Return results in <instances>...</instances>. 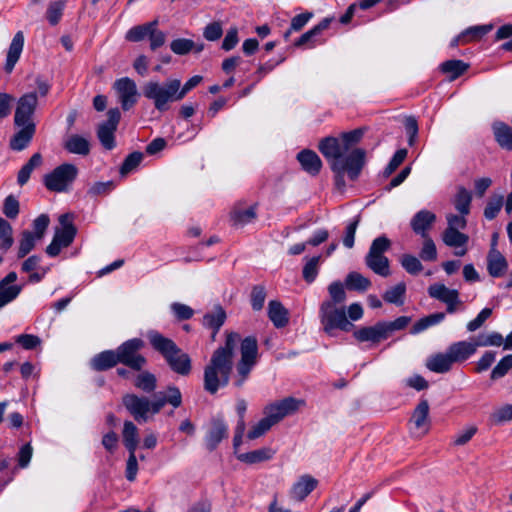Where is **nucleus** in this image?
Returning a JSON list of instances; mask_svg holds the SVG:
<instances>
[{"instance_id": "f257e3e1", "label": "nucleus", "mask_w": 512, "mask_h": 512, "mask_svg": "<svg viewBox=\"0 0 512 512\" xmlns=\"http://www.w3.org/2000/svg\"><path fill=\"white\" fill-rule=\"evenodd\" d=\"M239 342L241 358L236 365L235 385L241 387L256 366L259 357L257 339L254 336H247L241 340L238 333H227L224 345L213 352L209 363L204 368L203 386L208 393L215 394L220 388L228 385L233 368L234 351Z\"/></svg>"}, {"instance_id": "f03ea898", "label": "nucleus", "mask_w": 512, "mask_h": 512, "mask_svg": "<svg viewBox=\"0 0 512 512\" xmlns=\"http://www.w3.org/2000/svg\"><path fill=\"white\" fill-rule=\"evenodd\" d=\"M363 137L362 129L342 133L339 138L326 137L319 142L318 149L328 161L334 173L347 172L350 180H356L365 164L366 152L352 147Z\"/></svg>"}, {"instance_id": "7ed1b4c3", "label": "nucleus", "mask_w": 512, "mask_h": 512, "mask_svg": "<svg viewBox=\"0 0 512 512\" xmlns=\"http://www.w3.org/2000/svg\"><path fill=\"white\" fill-rule=\"evenodd\" d=\"M146 337L151 347L164 358L173 372L181 376L190 374L192 370L190 356L183 352L171 338L164 336L157 330L147 331Z\"/></svg>"}, {"instance_id": "20e7f679", "label": "nucleus", "mask_w": 512, "mask_h": 512, "mask_svg": "<svg viewBox=\"0 0 512 512\" xmlns=\"http://www.w3.org/2000/svg\"><path fill=\"white\" fill-rule=\"evenodd\" d=\"M181 86L179 79H169L163 83L157 81H149L143 88L144 96L152 100L158 111H166L169 109V103L179 101L178 88Z\"/></svg>"}, {"instance_id": "39448f33", "label": "nucleus", "mask_w": 512, "mask_h": 512, "mask_svg": "<svg viewBox=\"0 0 512 512\" xmlns=\"http://www.w3.org/2000/svg\"><path fill=\"white\" fill-rule=\"evenodd\" d=\"M319 317L324 331L329 335H333L336 329L348 332L353 326L347 319L345 309L338 307L334 302H323L319 309Z\"/></svg>"}, {"instance_id": "423d86ee", "label": "nucleus", "mask_w": 512, "mask_h": 512, "mask_svg": "<svg viewBox=\"0 0 512 512\" xmlns=\"http://www.w3.org/2000/svg\"><path fill=\"white\" fill-rule=\"evenodd\" d=\"M78 175V168L71 163H64L44 176L45 187L52 192L61 193L70 189Z\"/></svg>"}, {"instance_id": "0eeeda50", "label": "nucleus", "mask_w": 512, "mask_h": 512, "mask_svg": "<svg viewBox=\"0 0 512 512\" xmlns=\"http://www.w3.org/2000/svg\"><path fill=\"white\" fill-rule=\"evenodd\" d=\"M145 343L140 338H132L122 343L117 349L119 363L140 371L147 363L146 358L139 352Z\"/></svg>"}, {"instance_id": "6e6552de", "label": "nucleus", "mask_w": 512, "mask_h": 512, "mask_svg": "<svg viewBox=\"0 0 512 512\" xmlns=\"http://www.w3.org/2000/svg\"><path fill=\"white\" fill-rule=\"evenodd\" d=\"M428 294L431 298L446 304L448 314L455 313L463 302L456 289H450L442 283H434L428 287Z\"/></svg>"}, {"instance_id": "1a4fd4ad", "label": "nucleus", "mask_w": 512, "mask_h": 512, "mask_svg": "<svg viewBox=\"0 0 512 512\" xmlns=\"http://www.w3.org/2000/svg\"><path fill=\"white\" fill-rule=\"evenodd\" d=\"M37 92H29L22 95L18 101L14 114V125L35 124L33 115L37 109Z\"/></svg>"}, {"instance_id": "9d476101", "label": "nucleus", "mask_w": 512, "mask_h": 512, "mask_svg": "<svg viewBox=\"0 0 512 512\" xmlns=\"http://www.w3.org/2000/svg\"><path fill=\"white\" fill-rule=\"evenodd\" d=\"M302 405H304L303 400L287 397L268 405L265 408L264 413L265 415H268L274 424H277L284 417L294 414Z\"/></svg>"}, {"instance_id": "9b49d317", "label": "nucleus", "mask_w": 512, "mask_h": 512, "mask_svg": "<svg viewBox=\"0 0 512 512\" xmlns=\"http://www.w3.org/2000/svg\"><path fill=\"white\" fill-rule=\"evenodd\" d=\"M122 403L137 422L145 423L148 421V413L150 412V400L147 397L128 393L123 396Z\"/></svg>"}, {"instance_id": "f8f14e48", "label": "nucleus", "mask_w": 512, "mask_h": 512, "mask_svg": "<svg viewBox=\"0 0 512 512\" xmlns=\"http://www.w3.org/2000/svg\"><path fill=\"white\" fill-rule=\"evenodd\" d=\"M120 111L117 108L108 111V120L99 125L97 136L102 146L107 150L115 147L114 133L120 121Z\"/></svg>"}, {"instance_id": "ddd939ff", "label": "nucleus", "mask_w": 512, "mask_h": 512, "mask_svg": "<svg viewBox=\"0 0 512 512\" xmlns=\"http://www.w3.org/2000/svg\"><path fill=\"white\" fill-rule=\"evenodd\" d=\"M113 87L118 94L123 110L127 111L136 104L138 91L134 80L123 77L116 80Z\"/></svg>"}, {"instance_id": "4468645a", "label": "nucleus", "mask_w": 512, "mask_h": 512, "mask_svg": "<svg viewBox=\"0 0 512 512\" xmlns=\"http://www.w3.org/2000/svg\"><path fill=\"white\" fill-rule=\"evenodd\" d=\"M18 279L16 272H9L0 280V309L14 301L23 289V285L14 284Z\"/></svg>"}, {"instance_id": "2eb2a0df", "label": "nucleus", "mask_w": 512, "mask_h": 512, "mask_svg": "<svg viewBox=\"0 0 512 512\" xmlns=\"http://www.w3.org/2000/svg\"><path fill=\"white\" fill-rule=\"evenodd\" d=\"M429 404L426 399H422L414 409L411 422L412 433L417 437H422L429 431Z\"/></svg>"}, {"instance_id": "dca6fc26", "label": "nucleus", "mask_w": 512, "mask_h": 512, "mask_svg": "<svg viewBox=\"0 0 512 512\" xmlns=\"http://www.w3.org/2000/svg\"><path fill=\"white\" fill-rule=\"evenodd\" d=\"M441 238L446 246L456 249L454 252L456 256L461 257L467 253L469 236L461 230L444 229Z\"/></svg>"}, {"instance_id": "f3484780", "label": "nucleus", "mask_w": 512, "mask_h": 512, "mask_svg": "<svg viewBox=\"0 0 512 512\" xmlns=\"http://www.w3.org/2000/svg\"><path fill=\"white\" fill-rule=\"evenodd\" d=\"M228 435V426L222 418H215L208 430L205 442L209 451L216 449L218 444Z\"/></svg>"}, {"instance_id": "a211bd4d", "label": "nucleus", "mask_w": 512, "mask_h": 512, "mask_svg": "<svg viewBox=\"0 0 512 512\" xmlns=\"http://www.w3.org/2000/svg\"><path fill=\"white\" fill-rule=\"evenodd\" d=\"M19 128V130L14 134V136L10 140V147L15 151L24 150L29 143L31 142L35 132L36 125L35 124H23V125H15Z\"/></svg>"}, {"instance_id": "6ab92c4d", "label": "nucleus", "mask_w": 512, "mask_h": 512, "mask_svg": "<svg viewBox=\"0 0 512 512\" xmlns=\"http://www.w3.org/2000/svg\"><path fill=\"white\" fill-rule=\"evenodd\" d=\"M24 47V34L22 31H18L10 45L6 56V62L4 70L6 73H11L18 62Z\"/></svg>"}, {"instance_id": "aec40b11", "label": "nucleus", "mask_w": 512, "mask_h": 512, "mask_svg": "<svg viewBox=\"0 0 512 512\" xmlns=\"http://www.w3.org/2000/svg\"><path fill=\"white\" fill-rule=\"evenodd\" d=\"M436 220V215L428 210L418 211L411 219L412 230L422 238L428 236L427 231L431 228Z\"/></svg>"}, {"instance_id": "412c9836", "label": "nucleus", "mask_w": 512, "mask_h": 512, "mask_svg": "<svg viewBox=\"0 0 512 512\" xmlns=\"http://www.w3.org/2000/svg\"><path fill=\"white\" fill-rule=\"evenodd\" d=\"M318 481L312 476L302 475L290 490V496L296 501H303L317 486Z\"/></svg>"}, {"instance_id": "4be33fe9", "label": "nucleus", "mask_w": 512, "mask_h": 512, "mask_svg": "<svg viewBox=\"0 0 512 512\" xmlns=\"http://www.w3.org/2000/svg\"><path fill=\"white\" fill-rule=\"evenodd\" d=\"M508 269V262L498 249H490L487 255V271L491 277L499 278Z\"/></svg>"}, {"instance_id": "5701e85b", "label": "nucleus", "mask_w": 512, "mask_h": 512, "mask_svg": "<svg viewBox=\"0 0 512 512\" xmlns=\"http://www.w3.org/2000/svg\"><path fill=\"white\" fill-rule=\"evenodd\" d=\"M354 337L360 342L379 343L387 339V334L383 322H378L374 326L363 327L354 332Z\"/></svg>"}, {"instance_id": "b1692460", "label": "nucleus", "mask_w": 512, "mask_h": 512, "mask_svg": "<svg viewBox=\"0 0 512 512\" xmlns=\"http://www.w3.org/2000/svg\"><path fill=\"white\" fill-rule=\"evenodd\" d=\"M302 169L312 176L319 174L322 168L320 157L312 150L304 149L297 154Z\"/></svg>"}, {"instance_id": "393cba45", "label": "nucleus", "mask_w": 512, "mask_h": 512, "mask_svg": "<svg viewBox=\"0 0 512 512\" xmlns=\"http://www.w3.org/2000/svg\"><path fill=\"white\" fill-rule=\"evenodd\" d=\"M477 343L472 341H458L451 344L447 349L453 362H464L469 359L477 350Z\"/></svg>"}, {"instance_id": "a878e982", "label": "nucleus", "mask_w": 512, "mask_h": 512, "mask_svg": "<svg viewBox=\"0 0 512 512\" xmlns=\"http://www.w3.org/2000/svg\"><path fill=\"white\" fill-rule=\"evenodd\" d=\"M268 317L278 329L286 327L289 323L288 310L277 300H271L268 303Z\"/></svg>"}, {"instance_id": "bb28decb", "label": "nucleus", "mask_w": 512, "mask_h": 512, "mask_svg": "<svg viewBox=\"0 0 512 512\" xmlns=\"http://www.w3.org/2000/svg\"><path fill=\"white\" fill-rule=\"evenodd\" d=\"M453 363L454 362L447 349L445 353H437L430 356L426 361V367L432 372L442 374L450 371Z\"/></svg>"}, {"instance_id": "cd10ccee", "label": "nucleus", "mask_w": 512, "mask_h": 512, "mask_svg": "<svg viewBox=\"0 0 512 512\" xmlns=\"http://www.w3.org/2000/svg\"><path fill=\"white\" fill-rule=\"evenodd\" d=\"M116 350H106L95 355L91 360V366L96 371L108 370L119 363Z\"/></svg>"}, {"instance_id": "c85d7f7f", "label": "nucleus", "mask_w": 512, "mask_h": 512, "mask_svg": "<svg viewBox=\"0 0 512 512\" xmlns=\"http://www.w3.org/2000/svg\"><path fill=\"white\" fill-rule=\"evenodd\" d=\"M365 263L374 273L380 276L387 277L390 274L389 260L382 254L368 252Z\"/></svg>"}, {"instance_id": "c756f323", "label": "nucleus", "mask_w": 512, "mask_h": 512, "mask_svg": "<svg viewBox=\"0 0 512 512\" xmlns=\"http://www.w3.org/2000/svg\"><path fill=\"white\" fill-rule=\"evenodd\" d=\"M492 128L495 140L499 146L512 151V128L504 122H495Z\"/></svg>"}, {"instance_id": "7c9ffc66", "label": "nucleus", "mask_w": 512, "mask_h": 512, "mask_svg": "<svg viewBox=\"0 0 512 512\" xmlns=\"http://www.w3.org/2000/svg\"><path fill=\"white\" fill-rule=\"evenodd\" d=\"M226 320V312L221 306H216L215 309L206 313L203 317V325L213 330L212 337L220 330L221 326L224 324Z\"/></svg>"}, {"instance_id": "2f4dec72", "label": "nucleus", "mask_w": 512, "mask_h": 512, "mask_svg": "<svg viewBox=\"0 0 512 512\" xmlns=\"http://www.w3.org/2000/svg\"><path fill=\"white\" fill-rule=\"evenodd\" d=\"M65 149L72 153L86 156L90 152V143L88 139L78 134L71 135L64 144Z\"/></svg>"}, {"instance_id": "473e14b6", "label": "nucleus", "mask_w": 512, "mask_h": 512, "mask_svg": "<svg viewBox=\"0 0 512 512\" xmlns=\"http://www.w3.org/2000/svg\"><path fill=\"white\" fill-rule=\"evenodd\" d=\"M456 211L460 214L469 215L472 202V193L463 186L457 188L452 200Z\"/></svg>"}, {"instance_id": "72a5a7b5", "label": "nucleus", "mask_w": 512, "mask_h": 512, "mask_svg": "<svg viewBox=\"0 0 512 512\" xmlns=\"http://www.w3.org/2000/svg\"><path fill=\"white\" fill-rule=\"evenodd\" d=\"M274 455L271 448H260L251 452L237 454V459L247 464H255L270 460Z\"/></svg>"}, {"instance_id": "f704fd0d", "label": "nucleus", "mask_w": 512, "mask_h": 512, "mask_svg": "<svg viewBox=\"0 0 512 512\" xmlns=\"http://www.w3.org/2000/svg\"><path fill=\"white\" fill-rule=\"evenodd\" d=\"M157 20L148 22L143 25L132 27L126 34V39L132 42H139L149 37L150 33L157 27Z\"/></svg>"}, {"instance_id": "c9c22d12", "label": "nucleus", "mask_w": 512, "mask_h": 512, "mask_svg": "<svg viewBox=\"0 0 512 512\" xmlns=\"http://www.w3.org/2000/svg\"><path fill=\"white\" fill-rule=\"evenodd\" d=\"M332 22L331 18H324L321 20L317 25H315L313 28L302 34L295 42L296 47L304 46L322 33L325 29H327Z\"/></svg>"}, {"instance_id": "e433bc0d", "label": "nucleus", "mask_w": 512, "mask_h": 512, "mask_svg": "<svg viewBox=\"0 0 512 512\" xmlns=\"http://www.w3.org/2000/svg\"><path fill=\"white\" fill-rule=\"evenodd\" d=\"M256 218L254 207L247 209H234L230 214V220L235 227H243L251 223Z\"/></svg>"}, {"instance_id": "4c0bfd02", "label": "nucleus", "mask_w": 512, "mask_h": 512, "mask_svg": "<svg viewBox=\"0 0 512 512\" xmlns=\"http://www.w3.org/2000/svg\"><path fill=\"white\" fill-rule=\"evenodd\" d=\"M42 163V156L40 153H35L31 156V158L28 160V162L19 170L18 176H17V182L20 186L25 185L33 170L40 166Z\"/></svg>"}, {"instance_id": "58836bf2", "label": "nucleus", "mask_w": 512, "mask_h": 512, "mask_svg": "<svg viewBox=\"0 0 512 512\" xmlns=\"http://www.w3.org/2000/svg\"><path fill=\"white\" fill-rule=\"evenodd\" d=\"M123 441L128 451H136L138 445V428L132 421H125L123 425Z\"/></svg>"}, {"instance_id": "ea45409f", "label": "nucleus", "mask_w": 512, "mask_h": 512, "mask_svg": "<svg viewBox=\"0 0 512 512\" xmlns=\"http://www.w3.org/2000/svg\"><path fill=\"white\" fill-rule=\"evenodd\" d=\"M134 386L143 392L151 393L157 387L156 376L149 371H142L136 376Z\"/></svg>"}, {"instance_id": "a19ab883", "label": "nucleus", "mask_w": 512, "mask_h": 512, "mask_svg": "<svg viewBox=\"0 0 512 512\" xmlns=\"http://www.w3.org/2000/svg\"><path fill=\"white\" fill-rule=\"evenodd\" d=\"M492 29L491 25H481L470 27L465 30L458 38L454 39L452 45H457L459 41L477 40L486 35Z\"/></svg>"}, {"instance_id": "79ce46f5", "label": "nucleus", "mask_w": 512, "mask_h": 512, "mask_svg": "<svg viewBox=\"0 0 512 512\" xmlns=\"http://www.w3.org/2000/svg\"><path fill=\"white\" fill-rule=\"evenodd\" d=\"M406 294V285L404 282H400L397 285L389 288L383 295V299L387 303L401 306L404 304V297Z\"/></svg>"}, {"instance_id": "37998d69", "label": "nucleus", "mask_w": 512, "mask_h": 512, "mask_svg": "<svg viewBox=\"0 0 512 512\" xmlns=\"http://www.w3.org/2000/svg\"><path fill=\"white\" fill-rule=\"evenodd\" d=\"M40 239L37 238L32 231L24 230L21 233V239L19 240L18 258H23L29 254L35 247L36 242Z\"/></svg>"}, {"instance_id": "c03bdc74", "label": "nucleus", "mask_w": 512, "mask_h": 512, "mask_svg": "<svg viewBox=\"0 0 512 512\" xmlns=\"http://www.w3.org/2000/svg\"><path fill=\"white\" fill-rule=\"evenodd\" d=\"M66 3L67 0H52L49 2L46 11V18L51 25H56L59 23L62 18Z\"/></svg>"}, {"instance_id": "a18cd8bd", "label": "nucleus", "mask_w": 512, "mask_h": 512, "mask_svg": "<svg viewBox=\"0 0 512 512\" xmlns=\"http://www.w3.org/2000/svg\"><path fill=\"white\" fill-rule=\"evenodd\" d=\"M504 204V197L499 194H493L487 201L484 208V217L487 220H493L497 217Z\"/></svg>"}, {"instance_id": "49530a36", "label": "nucleus", "mask_w": 512, "mask_h": 512, "mask_svg": "<svg viewBox=\"0 0 512 512\" xmlns=\"http://www.w3.org/2000/svg\"><path fill=\"white\" fill-rule=\"evenodd\" d=\"M345 283L348 289L356 291H365L371 285L370 280L358 272H350Z\"/></svg>"}, {"instance_id": "de8ad7c7", "label": "nucleus", "mask_w": 512, "mask_h": 512, "mask_svg": "<svg viewBox=\"0 0 512 512\" xmlns=\"http://www.w3.org/2000/svg\"><path fill=\"white\" fill-rule=\"evenodd\" d=\"M468 67L469 66L461 60H448L441 64V70L444 73L451 74L452 80L462 75Z\"/></svg>"}, {"instance_id": "09e8293b", "label": "nucleus", "mask_w": 512, "mask_h": 512, "mask_svg": "<svg viewBox=\"0 0 512 512\" xmlns=\"http://www.w3.org/2000/svg\"><path fill=\"white\" fill-rule=\"evenodd\" d=\"M13 229L11 224L3 219L0 218V249L7 251L14 243L13 239Z\"/></svg>"}, {"instance_id": "8fccbe9b", "label": "nucleus", "mask_w": 512, "mask_h": 512, "mask_svg": "<svg viewBox=\"0 0 512 512\" xmlns=\"http://www.w3.org/2000/svg\"><path fill=\"white\" fill-rule=\"evenodd\" d=\"M493 425H501L512 420V404H506L496 408L489 417Z\"/></svg>"}, {"instance_id": "3c124183", "label": "nucleus", "mask_w": 512, "mask_h": 512, "mask_svg": "<svg viewBox=\"0 0 512 512\" xmlns=\"http://www.w3.org/2000/svg\"><path fill=\"white\" fill-rule=\"evenodd\" d=\"M512 369V354L504 356L492 369L490 378L493 381L503 378Z\"/></svg>"}, {"instance_id": "603ef678", "label": "nucleus", "mask_w": 512, "mask_h": 512, "mask_svg": "<svg viewBox=\"0 0 512 512\" xmlns=\"http://www.w3.org/2000/svg\"><path fill=\"white\" fill-rule=\"evenodd\" d=\"M274 425V422L268 417V415H265L264 418H262L249 430L247 438L249 440L257 439L264 435Z\"/></svg>"}, {"instance_id": "864d4df0", "label": "nucleus", "mask_w": 512, "mask_h": 512, "mask_svg": "<svg viewBox=\"0 0 512 512\" xmlns=\"http://www.w3.org/2000/svg\"><path fill=\"white\" fill-rule=\"evenodd\" d=\"M320 256L310 258L303 267V278L307 283H312L318 275Z\"/></svg>"}, {"instance_id": "5fc2aeb1", "label": "nucleus", "mask_w": 512, "mask_h": 512, "mask_svg": "<svg viewBox=\"0 0 512 512\" xmlns=\"http://www.w3.org/2000/svg\"><path fill=\"white\" fill-rule=\"evenodd\" d=\"M328 292L331 299L326 300L325 302H334L335 305L345 302L346 292L344 290L343 284L340 281L332 282L328 286Z\"/></svg>"}, {"instance_id": "6e6d98bb", "label": "nucleus", "mask_w": 512, "mask_h": 512, "mask_svg": "<svg viewBox=\"0 0 512 512\" xmlns=\"http://www.w3.org/2000/svg\"><path fill=\"white\" fill-rule=\"evenodd\" d=\"M478 347L496 346L500 347L504 343L503 336L498 332H491L487 335H480L476 341Z\"/></svg>"}, {"instance_id": "4d7b16f0", "label": "nucleus", "mask_w": 512, "mask_h": 512, "mask_svg": "<svg viewBox=\"0 0 512 512\" xmlns=\"http://www.w3.org/2000/svg\"><path fill=\"white\" fill-rule=\"evenodd\" d=\"M402 267L412 275L422 271L423 266L418 258L410 254H404L401 258Z\"/></svg>"}, {"instance_id": "13d9d810", "label": "nucleus", "mask_w": 512, "mask_h": 512, "mask_svg": "<svg viewBox=\"0 0 512 512\" xmlns=\"http://www.w3.org/2000/svg\"><path fill=\"white\" fill-rule=\"evenodd\" d=\"M75 235L76 228L67 227L65 229H57L53 238L65 248L73 242Z\"/></svg>"}, {"instance_id": "bf43d9fd", "label": "nucleus", "mask_w": 512, "mask_h": 512, "mask_svg": "<svg viewBox=\"0 0 512 512\" xmlns=\"http://www.w3.org/2000/svg\"><path fill=\"white\" fill-rule=\"evenodd\" d=\"M170 48L177 55H185L195 48V44L190 39L179 38L171 42Z\"/></svg>"}, {"instance_id": "052dcab7", "label": "nucleus", "mask_w": 512, "mask_h": 512, "mask_svg": "<svg viewBox=\"0 0 512 512\" xmlns=\"http://www.w3.org/2000/svg\"><path fill=\"white\" fill-rule=\"evenodd\" d=\"M423 239L424 242L420 251V258L424 261H435L437 259V249L434 241L429 236Z\"/></svg>"}, {"instance_id": "680f3d73", "label": "nucleus", "mask_w": 512, "mask_h": 512, "mask_svg": "<svg viewBox=\"0 0 512 512\" xmlns=\"http://www.w3.org/2000/svg\"><path fill=\"white\" fill-rule=\"evenodd\" d=\"M266 299V291L264 286H254L251 292V306L255 311H260Z\"/></svg>"}, {"instance_id": "e2e57ef3", "label": "nucleus", "mask_w": 512, "mask_h": 512, "mask_svg": "<svg viewBox=\"0 0 512 512\" xmlns=\"http://www.w3.org/2000/svg\"><path fill=\"white\" fill-rule=\"evenodd\" d=\"M411 321V318L408 316H400L396 318L394 321H382L387 337H389L393 332L404 329Z\"/></svg>"}, {"instance_id": "0e129e2a", "label": "nucleus", "mask_w": 512, "mask_h": 512, "mask_svg": "<svg viewBox=\"0 0 512 512\" xmlns=\"http://www.w3.org/2000/svg\"><path fill=\"white\" fill-rule=\"evenodd\" d=\"M467 215L448 213L446 215L447 227L445 229L464 230L467 226Z\"/></svg>"}, {"instance_id": "69168bd1", "label": "nucleus", "mask_w": 512, "mask_h": 512, "mask_svg": "<svg viewBox=\"0 0 512 512\" xmlns=\"http://www.w3.org/2000/svg\"><path fill=\"white\" fill-rule=\"evenodd\" d=\"M143 155L140 152H133L129 154L124 160L120 172L125 175L134 170L142 161Z\"/></svg>"}, {"instance_id": "338daca9", "label": "nucleus", "mask_w": 512, "mask_h": 512, "mask_svg": "<svg viewBox=\"0 0 512 512\" xmlns=\"http://www.w3.org/2000/svg\"><path fill=\"white\" fill-rule=\"evenodd\" d=\"M3 213L9 219H15L18 216L19 201L13 195H9L5 198L3 204Z\"/></svg>"}, {"instance_id": "774afa93", "label": "nucleus", "mask_w": 512, "mask_h": 512, "mask_svg": "<svg viewBox=\"0 0 512 512\" xmlns=\"http://www.w3.org/2000/svg\"><path fill=\"white\" fill-rule=\"evenodd\" d=\"M223 34V28L220 22L209 23L203 31V37L208 41H217Z\"/></svg>"}]
</instances>
